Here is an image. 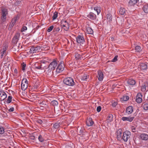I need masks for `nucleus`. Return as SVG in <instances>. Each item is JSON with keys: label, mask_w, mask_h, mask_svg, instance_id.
Listing matches in <instances>:
<instances>
[{"label": "nucleus", "mask_w": 148, "mask_h": 148, "mask_svg": "<svg viewBox=\"0 0 148 148\" xmlns=\"http://www.w3.org/2000/svg\"><path fill=\"white\" fill-rule=\"evenodd\" d=\"M8 14V11L7 9L5 8H2L1 10V19L2 22L5 21L7 18V16Z\"/></svg>", "instance_id": "1"}, {"label": "nucleus", "mask_w": 148, "mask_h": 148, "mask_svg": "<svg viewBox=\"0 0 148 148\" xmlns=\"http://www.w3.org/2000/svg\"><path fill=\"white\" fill-rule=\"evenodd\" d=\"M64 66L63 62H61L58 65L56 70L54 71V74L57 75L62 71L64 70Z\"/></svg>", "instance_id": "2"}, {"label": "nucleus", "mask_w": 148, "mask_h": 148, "mask_svg": "<svg viewBox=\"0 0 148 148\" xmlns=\"http://www.w3.org/2000/svg\"><path fill=\"white\" fill-rule=\"evenodd\" d=\"M63 82L64 84L69 86H73L74 85V80L71 77H69L64 79Z\"/></svg>", "instance_id": "3"}, {"label": "nucleus", "mask_w": 148, "mask_h": 148, "mask_svg": "<svg viewBox=\"0 0 148 148\" xmlns=\"http://www.w3.org/2000/svg\"><path fill=\"white\" fill-rule=\"evenodd\" d=\"M131 133L128 131H126L124 132L122 139H123L125 142H127L130 138Z\"/></svg>", "instance_id": "4"}, {"label": "nucleus", "mask_w": 148, "mask_h": 148, "mask_svg": "<svg viewBox=\"0 0 148 148\" xmlns=\"http://www.w3.org/2000/svg\"><path fill=\"white\" fill-rule=\"evenodd\" d=\"M28 81L26 78H23L22 80L21 84V89L25 90L27 87Z\"/></svg>", "instance_id": "5"}, {"label": "nucleus", "mask_w": 148, "mask_h": 148, "mask_svg": "<svg viewBox=\"0 0 148 148\" xmlns=\"http://www.w3.org/2000/svg\"><path fill=\"white\" fill-rule=\"evenodd\" d=\"M76 40L77 42L82 45L84 44L85 42L84 38L83 36L79 35L76 38Z\"/></svg>", "instance_id": "6"}, {"label": "nucleus", "mask_w": 148, "mask_h": 148, "mask_svg": "<svg viewBox=\"0 0 148 148\" xmlns=\"http://www.w3.org/2000/svg\"><path fill=\"white\" fill-rule=\"evenodd\" d=\"M61 24L65 30L67 31L69 29V24L66 20H63L61 21Z\"/></svg>", "instance_id": "7"}, {"label": "nucleus", "mask_w": 148, "mask_h": 148, "mask_svg": "<svg viewBox=\"0 0 148 148\" xmlns=\"http://www.w3.org/2000/svg\"><path fill=\"white\" fill-rule=\"evenodd\" d=\"M40 50V47L39 46L32 47L30 49V52L31 53H34L39 51Z\"/></svg>", "instance_id": "8"}, {"label": "nucleus", "mask_w": 148, "mask_h": 148, "mask_svg": "<svg viewBox=\"0 0 148 148\" xmlns=\"http://www.w3.org/2000/svg\"><path fill=\"white\" fill-rule=\"evenodd\" d=\"M45 73L49 76H51L54 74V71L49 66L48 68L46 69L45 71Z\"/></svg>", "instance_id": "9"}, {"label": "nucleus", "mask_w": 148, "mask_h": 148, "mask_svg": "<svg viewBox=\"0 0 148 148\" xmlns=\"http://www.w3.org/2000/svg\"><path fill=\"white\" fill-rule=\"evenodd\" d=\"M8 48V46L7 45H5L2 48L1 50V58H2L4 56H6V50Z\"/></svg>", "instance_id": "10"}, {"label": "nucleus", "mask_w": 148, "mask_h": 148, "mask_svg": "<svg viewBox=\"0 0 148 148\" xmlns=\"http://www.w3.org/2000/svg\"><path fill=\"white\" fill-rule=\"evenodd\" d=\"M57 64V61L56 60H54L50 63L48 66L54 71L55 68L56 67Z\"/></svg>", "instance_id": "11"}, {"label": "nucleus", "mask_w": 148, "mask_h": 148, "mask_svg": "<svg viewBox=\"0 0 148 148\" xmlns=\"http://www.w3.org/2000/svg\"><path fill=\"white\" fill-rule=\"evenodd\" d=\"M7 97V95L5 92L2 90L0 91V101L3 100Z\"/></svg>", "instance_id": "12"}, {"label": "nucleus", "mask_w": 148, "mask_h": 148, "mask_svg": "<svg viewBox=\"0 0 148 148\" xmlns=\"http://www.w3.org/2000/svg\"><path fill=\"white\" fill-rule=\"evenodd\" d=\"M97 77L99 81H102L103 80L104 78V75L101 71H98Z\"/></svg>", "instance_id": "13"}, {"label": "nucleus", "mask_w": 148, "mask_h": 148, "mask_svg": "<svg viewBox=\"0 0 148 148\" xmlns=\"http://www.w3.org/2000/svg\"><path fill=\"white\" fill-rule=\"evenodd\" d=\"M134 117H125L124 116L122 118V120L123 121H127L130 122H131L134 119Z\"/></svg>", "instance_id": "14"}, {"label": "nucleus", "mask_w": 148, "mask_h": 148, "mask_svg": "<svg viewBox=\"0 0 148 148\" xmlns=\"http://www.w3.org/2000/svg\"><path fill=\"white\" fill-rule=\"evenodd\" d=\"M142 95L140 93H138L137 94L136 97V101L138 103H141L142 101Z\"/></svg>", "instance_id": "15"}, {"label": "nucleus", "mask_w": 148, "mask_h": 148, "mask_svg": "<svg viewBox=\"0 0 148 148\" xmlns=\"http://www.w3.org/2000/svg\"><path fill=\"white\" fill-rule=\"evenodd\" d=\"M20 36V34L18 32L16 33L13 39V40L14 43H16Z\"/></svg>", "instance_id": "16"}, {"label": "nucleus", "mask_w": 148, "mask_h": 148, "mask_svg": "<svg viewBox=\"0 0 148 148\" xmlns=\"http://www.w3.org/2000/svg\"><path fill=\"white\" fill-rule=\"evenodd\" d=\"M133 111V107L131 106H129L127 108L126 110V113L128 114H131Z\"/></svg>", "instance_id": "17"}, {"label": "nucleus", "mask_w": 148, "mask_h": 148, "mask_svg": "<svg viewBox=\"0 0 148 148\" xmlns=\"http://www.w3.org/2000/svg\"><path fill=\"white\" fill-rule=\"evenodd\" d=\"M87 17L90 19L94 20L96 18V15L93 13L90 12L87 15Z\"/></svg>", "instance_id": "18"}, {"label": "nucleus", "mask_w": 148, "mask_h": 148, "mask_svg": "<svg viewBox=\"0 0 148 148\" xmlns=\"http://www.w3.org/2000/svg\"><path fill=\"white\" fill-rule=\"evenodd\" d=\"M122 130L121 129H119L117 131V138L118 140H120L122 138Z\"/></svg>", "instance_id": "19"}, {"label": "nucleus", "mask_w": 148, "mask_h": 148, "mask_svg": "<svg viewBox=\"0 0 148 148\" xmlns=\"http://www.w3.org/2000/svg\"><path fill=\"white\" fill-rule=\"evenodd\" d=\"M140 68L141 70H146L147 68V66L146 64L145 63H140Z\"/></svg>", "instance_id": "20"}, {"label": "nucleus", "mask_w": 148, "mask_h": 148, "mask_svg": "<svg viewBox=\"0 0 148 148\" xmlns=\"http://www.w3.org/2000/svg\"><path fill=\"white\" fill-rule=\"evenodd\" d=\"M140 137L141 139L144 140H147L148 139V135L145 134H141Z\"/></svg>", "instance_id": "21"}, {"label": "nucleus", "mask_w": 148, "mask_h": 148, "mask_svg": "<svg viewBox=\"0 0 148 148\" xmlns=\"http://www.w3.org/2000/svg\"><path fill=\"white\" fill-rule=\"evenodd\" d=\"M93 121L91 118L88 119L86 122V125L88 126H92L93 125Z\"/></svg>", "instance_id": "22"}, {"label": "nucleus", "mask_w": 148, "mask_h": 148, "mask_svg": "<svg viewBox=\"0 0 148 148\" xmlns=\"http://www.w3.org/2000/svg\"><path fill=\"white\" fill-rule=\"evenodd\" d=\"M135 83V81L132 79H129L127 81V84L130 85H134Z\"/></svg>", "instance_id": "23"}, {"label": "nucleus", "mask_w": 148, "mask_h": 148, "mask_svg": "<svg viewBox=\"0 0 148 148\" xmlns=\"http://www.w3.org/2000/svg\"><path fill=\"white\" fill-rule=\"evenodd\" d=\"M137 2V0H130L129 2V5L130 6L133 5L135 4Z\"/></svg>", "instance_id": "24"}, {"label": "nucleus", "mask_w": 148, "mask_h": 148, "mask_svg": "<svg viewBox=\"0 0 148 148\" xmlns=\"http://www.w3.org/2000/svg\"><path fill=\"white\" fill-rule=\"evenodd\" d=\"M93 9L95 11L97 12L98 15L101 12V8L100 7L97 6L94 7Z\"/></svg>", "instance_id": "25"}, {"label": "nucleus", "mask_w": 148, "mask_h": 148, "mask_svg": "<svg viewBox=\"0 0 148 148\" xmlns=\"http://www.w3.org/2000/svg\"><path fill=\"white\" fill-rule=\"evenodd\" d=\"M142 107L145 110H148V102H145L143 103Z\"/></svg>", "instance_id": "26"}, {"label": "nucleus", "mask_w": 148, "mask_h": 148, "mask_svg": "<svg viewBox=\"0 0 148 148\" xmlns=\"http://www.w3.org/2000/svg\"><path fill=\"white\" fill-rule=\"evenodd\" d=\"M143 10L145 12L148 13V4H145L144 5Z\"/></svg>", "instance_id": "27"}, {"label": "nucleus", "mask_w": 148, "mask_h": 148, "mask_svg": "<svg viewBox=\"0 0 148 148\" xmlns=\"http://www.w3.org/2000/svg\"><path fill=\"white\" fill-rule=\"evenodd\" d=\"M113 115L111 114H110L108 115L107 118V121L108 123L111 122L112 121Z\"/></svg>", "instance_id": "28"}, {"label": "nucleus", "mask_w": 148, "mask_h": 148, "mask_svg": "<svg viewBox=\"0 0 148 148\" xmlns=\"http://www.w3.org/2000/svg\"><path fill=\"white\" fill-rule=\"evenodd\" d=\"M125 9L123 8H121L119 10V13L121 15H124L125 13Z\"/></svg>", "instance_id": "29"}, {"label": "nucleus", "mask_w": 148, "mask_h": 148, "mask_svg": "<svg viewBox=\"0 0 148 148\" xmlns=\"http://www.w3.org/2000/svg\"><path fill=\"white\" fill-rule=\"evenodd\" d=\"M38 139L39 141L41 143H43L45 141V139L44 138V137L41 135H40L39 136Z\"/></svg>", "instance_id": "30"}, {"label": "nucleus", "mask_w": 148, "mask_h": 148, "mask_svg": "<svg viewBox=\"0 0 148 148\" xmlns=\"http://www.w3.org/2000/svg\"><path fill=\"white\" fill-rule=\"evenodd\" d=\"M129 99V97L127 95H125L123 96L121 98V101H126L128 100Z\"/></svg>", "instance_id": "31"}, {"label": "nucleus", "mask_w": 148, "mask_h": 148, "mask_svg": "<svg viewBox=\"0 0 148 148\" xmlns=\"http://www.w3.org/2000/svg\"><path fill=\"white\" fill-rule=\"evenodd\" d=\"M87 32L88 34H92L93 32L92 29L90 27H88L86 29Z\"/></svg>", "instance_id": "32"}, {"label": "nucleus", "mask_w": 148, "mask_h": 148, "mask_svg": "<svg viewBox=\"0 0 148 148\" xmlns=\"http://www.w3.org/2000/svg\"><path fill=\"white\" fill-rule=\"evenodd\" d=\"M75 58L77 60H79L81 58V55L77 53H75Z\"/></svg>", "instance_id": "33"}, {"label": "nucleus", "mask_w": 148, "mask_h": 148, "mask_svg": "<svg viewBox=\"0 0 148 148\" xmlns=\"http://www.w3.org/2000/svg\"><path fill=\"white\" fill-rule=\"evenodd\" d=\"M60 125V123H56L53 125V127L54 129H58Z\"/></svg>", "instance_id": "34"}, {"label": "nucleus", "mask_w": 148, "mask_h": 148, "mask_svg": "<svg viewBox=\"0 0 148 148\" xmlns=\"http://www.w3.org/2000/svg\"><path fill=\"white\" fill-rule=\"evenodd\" d=\"M17 20V17H15L13 19L10 25L11 26H13L15 23H16V21Z\"/></svg>", "instance_id": "35"}, {"label": "nucleus", "mask_w": 148, "mask_h": 148, "mask_svg": "<svg viewBox=\"0 0 148 148\" xmlns=\"http://www.w3.org/2000/svg\"><path fill=\"white\" fill-rule=\"evenodd\" d=\"M89 77V76L88 75H84L83 76H82L81 77V79L83 81H86V80Z\"/></svg>", "instance_id": "36"}, {"label": "nucleus", "mask_w": 148, "mask_h": 148, "mask_svg": "<svg viewBox=\"0 0 148 148\" xmlns=\"http://www.w3.org/2000/svg\"><path fill=\"white\" fill-rule=\"evenodd\" d=\"M107 19L108 20V21L109 22H111L112 18L111 15L110 14H108L107 15Z\"/></svg>", "instance_id": "37"}, {"label": "nucleus", "mask_w": 148, "mask_h": 148, "mask_svg": "<svg viewBox=\"0 0 148 148\" xmlns=\"http://www.w3.org/2000/svg\"><path fill=\"white\" fill-rule=\"evenodd\" d=\"M12 99V97L11 96H9L8 97L7 101H6L7 103H9L11 102Z\"/></svg>", "instance_id": "38"}, {"label": "nucleus", "mask_w": 148, "mask_h": 148, "mask_svg": "<svg viewBox=\"0 0 148 148\" xmlns=\"http://www.w3.org/2000/svg\"><path fill=\"white\" fill-rule=\"evenodd\" d=\"M135 49L137 52H140L141 50V47L139 46H136Z\"/></svg>", "instance_id": "39"}, {"label": "nucleus", "mask_w": 148, "mask_h": 148, "mask_svg": "<svg viewBox=\"0 0 148 148\" xmlns=\"http://www.w3.org/2000/svg\"><path fill=\"white\" fill-rule=\"evenodd\" d=\"M58 13L57 12H55L54 13L52 17L53 20H54L56 18L58 17Z\"/></svg>", "instance_id": "40"}, {"label": "nucleus", "mask_w": 148, "mask_h": 148, "mask_svg": "<svg viewBox=\"0 0 148 148\" xmlns=\"http://www.w3.org/2000/svg\"><path fill=\"white\" fill-rule=\"evenodd\" d=\"M51 104L54 106H56L58 104V103L56 101L53 100L51 102Z\"/></svg>", "instance_id": "41"}, {"label": "nucleus", "mask_w": 148, "mask_h": 148, "mask_svg": "<svg viewBox=\"0 0 148 148\" xmlns=\"http://www.w3.org/2000/svg\"><path fill=\"white\" fill-rule=\"evenodd\" d=\"M26 68V64L23 62L22 64V70L23 71H24Z\"/></svg>", "instance_id": "42"}, {"label": "nucleus", "mask_w": 148, "mask_h": 148, "mask_svg": "<svg viewBox=\"0 0 148 148\" xmlns=\"http://www.w3.org/2000/svg\"><path fill=\"white\" fill-rule=\"evenodd\" d=\"M5 132L4 128L2 127H0V134H3Z\"/></svg>", "instance_id": "43"}, {"label": "nucleus", "mask_w": 148, "mask_h": 148, "mask_svg": "<svg viewBox=\"0 0 148 148\" xmlns=\"http://www.w3.org/2000/svg\"><path fill=\"white\" fill-rule=\"evenodd\" d=\"M53 28V26L52 25L49 27L47 30V31L48 32H50L52 30Z\"/></svg>", "instance_id": "44"}, {"label": "nucleus", "mask_w": 148, "mask_h": 148, "mask_svg": "<svg viewBox=\"0 0 148 148\" xmlns=\"http://www.w3.org/2000/svg\"><path fill=\"white\" fill-rule=\"evenodd\" d=\"M141 90L143 92H145L146 90V86L145 85H143L141 88Z\"/></svg>", "instance_id": "45"}, {"label": "nucleus", "mask_w": 148, "mask_h": 148, "mask_svg": "<svg viewBox=\"0 0 148 148\" xmlns=\"http://www.w3.org/2000/svg\"><path fill=\"white\" fill-rule=\"evenodd\" d=\"M27 29V27L25 26H23L22 29H21V32H23L25 31Z\"/></svg>", "instance_id": "46"}, {"label": "nucleus", "mask_w": 148, "mask_h": 148, "mask_svg": "<svg viewBox=\"0 0 148 148\" xmlns=\"http://www.w3.org/2000/svg\"><path fill=\"white\" fill-rule=\"evenodd\" d=\"M117 56H116L112 60V62H116L117 60Z\"/></svg>", "instance_id": "47"}, {"label": "nucleus", "mask_w": 148, "mask_h": 148, "mask_svg": "<svg viewBox=\"0 0 148 148\" xmlns=\"http://www.w3.org/2000/svg\"><path fill=\"white\" fill-rule=\"evenodd\" d=\"M3 60L5 62H6V63L7 62H8V56H5L3 59Z\"/></svg>", "instance_id": "48"}, {"label": "nucleus", "mask_w": 148, "mask_h": 148, "mask_svg": "<svg viewBox=\"0 0 148 148\" xmlns=\"http://www.w3.org/2000/svg\"><path fill=\"white\" fill-rule=\"evenodd\" d=\"M101 106H99L97 107V112H99L101 110Z\"/></svg>", "instance_id": "49"}, {"label": "nucleus", "mask_w": 148, "mask_h": 148, "mask_svg": "<svg viewBox=\"0 0 148 148\" xmlns=\"http://www.w3.org/2000/svg\"><path fill=\"white\" fill-rule=\"evenodd\" d=\"M117 104V102H113L112 103V106L114 107H115Z\"/></svg>", "instance_id": "50"}, {"label": "nucleus", "mask_w": 148, "mask_h": 148, "mask_svg": "<svg viewBox=\"0 0 148 148\" xmlns=\"http://www.w3.org/2000/svg\"><path fill=\"white\" fill-rule=\"evenodd\" d=\"M14 110V108L13 107H12L10 108L8 110L10 112H12Z\"/></svg>", "instance_id": "51"}, {"label": "nucleus", "mask_w": 148, "mask_h": 148, "mask_svg": "<svg viewBox=\"0 0 148 148\" xmlns=\"http://www.w3.org/2000/svg\"><path fill=\"white\" fill-rule=\"evenodd\" d=\"M131 129L133 132H134L136 131L135 130L136 129V127L134 126H132L131 128Z\"/></svg>", "instance_id": "52"}, {"label": "nucleus", "mask_w": 148, "mask_h": 148, "mask_svg": "<svg viewBox=\"0 0 148 148\" xmlns=\"http://www.w3.org/2000/svg\"><path fill=\"white\" fill-rule=\"evenodd\" d=\"M37 122L40 124H41L42 123V120L40 119H39L37 121Z\"/></svg>", "instance_id": "53"}, {"label": "nucleus", "mask_w": 148, "mask_h": 148, "mask_svg": "<svg viewBox=\"0 0 148 148\" xmlns=\"http://www.w3.org/2000/svg\"><path fill=\"white\" fill-rule=\"evenodd\" d=\"M60 30V28L59 27H57L55 29V30L57 32L59 31Z\"/></svg>", "instance_id": "54"}, {"label": "nucleus", "mask_w": 148, "mask_h": 148, "mask_svg": "<svg viewBox=\"0 0 148 148\" xmlns=\"http://www.w3.org/2000/svg\"><path fill=\"white\" fill-rule=\"evenodd\" d=\"M41 66H36V68L37 69H41Z\"/></svg>", "instance_id": "55"}, {"label": "nucleus", "mask_w": 148, "mask_h": 148, "mask_svg": "<svg viewBox=\"0 0 148 148\" xmlns=\"http://www.w3.org/2000/svg\"><path fill=\"white\" fill-rule=\"evenodd\" d=\"M14 72L16 74L18 73V70L16 69H15L14 70Z\"/></svg>", "instance_id": "56"}, {"label": "nucleus", "mask_w": 148, "mask_h": 148, "mask_svg": "<svg viewBox=\"0 0 148 148\" xmlns=\"http://www.w3.org/2000/svg\"><path fill=\"white\" fill-rule=\"evenodd\" d=\"M80 133H82V130H80Z\"/></svg>", "instance_id": "57"}, {"label": "nucleus", "mask_w": 148, "mask_h": 148, "mask_svg": "<svg viewBox=\"0 0 148 148\" xmlns=\"http://www.w3.org/2000/svg\"><path fill=\"white\" fill-rule=\"evenodd\" d=\"M113 38H111V39H113Z\"/></svg>", "instance_id": "58"}]
</instances>
